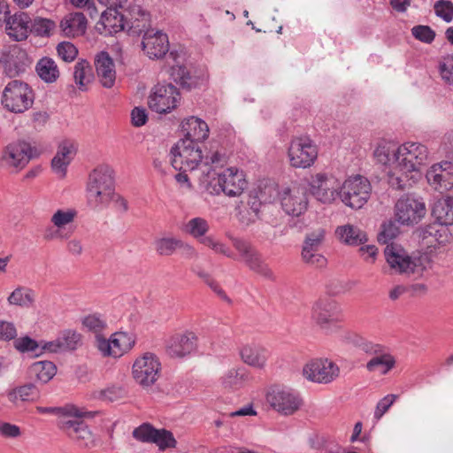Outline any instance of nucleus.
Returning a JSON list of instances; mask_svg holds the SVG:
<instances>
[{
  "label": "nucleus",
  "instance_id": "nucleus-4",
  "mask_svg": "<svg viewBox=\"0 0 453 453\" xmlns=\"http://www.w3.org/2000/svg\"><path fill=\"white\" fill-rule=\"evenodd\" d=\"M203 182L208 181V188L211 194L223 192L228 196H238L247 187V181L242 171L233 167L227 168L222 173H216L214 169H208Z\"/></svg>",
  "mask_w": 453,
  "mask_h": 453
},
{
  "label": "nucleus",
  "instance_id": "nucleus-52",
  "mask_svg": "<svg viewBox=\"0 0 453 453\" xmlns=\"http://www.w3.org/2000/svg\"><path fill=\"white\" fill-rule=\"evenodd\" d=\"M89 70V64L86 60H81L74 65L73 78L81 90H85L86 83L89 81V79L86 80V73Z\"/></svg>",
  "mask_w": 453,
  "mask_h": 453
},
{
  "label": "nucleus",
  "instance_id": "nucleus-5",
  "mask_svg": "<svg viewBox=\"0 0 453 453\" xmlns=\"http://www.w3.org/2000/svg\"><path fill=\"white\" fill-rule=\"evenodd\" d=\"M1 102L9 111L22 113L33 105V89L27 82L12 80L4 88Z\"/></svg>",
  "mask_w": 453,
  "mask_h": 453
},
{
  "label": "nucleus",
  "instance_id": "nucleus-6",
  "mask_svg": "<svg viewBox=\"0 0 453 453\" xmlns=\"http://www.w3.org/2000/svg\"><path fill=\"white\" fill-rule=\"evenodd\" d=\"M372 192L370 181L360 175L349 178L339 187L340 200L348 207L361 209L369 200Z\"/></svg>",
  "mask_w": 453,
  "mask_h": 453
},
{
  "label": "nucleus",
  "instance_id": "nucleus-10",
  "mask_svg": "<svg viewBox=\"0 0 453 453\" xmlns=\"http://www.w3.org/2000/svg\"><path fill=\"white\" fill-rule=\"evenodd\" d=\"M266 399L275 411L285 416L294 414L303 403V400L297 392L280 386L271 388Z\"/></svg>",
  "mask_w": 453,
  "mask_h": 453
},
{
  "label": "nucleus",
  "instance_id": "nucleus-42",
  "mask_svg": "<svg viewBox=\"0 0 453 453\" xmlns=\"http://www.w3.org/2000/svg\"><path fill=\"white\" fill-rule=\"evenodd\" d=\"M40 397V390L34 383H27L18 387L9 392L8 398L12 403H16L19 399L22 402L36 401Z\"/></svg>",
  "mask_w": 453,
  "mask_h": 453
},
{
  "label": "nucleus",
  "instance_id": "nucleus-18",
  "mask_svg": "<svg viewBox=\"0 0 453 453\" xmlns=\"http://www.w3.org/2000/svg\"><path fill=\"white\" fill-rule=\"evenodd\" d=\"M311 319L321 328L326 329L330 325H334L342 319L341 307L331 297L319 298L312 305Z\"/></svg>",
  "mask_w": 453,
  "mask_h": 453
},
{
  "label": "nucleus",
  "instance_id": "nucleus-55",
  "mask_svg": "<svg viewBox=\"0 0 453 453\" xmlns=\"http://www.w3.org/2000/svg\"><path fill=\"white\" fill-rule=\"evenodd\" d=\"M434 9L436 16L445 22L449 23L453 19V4L451 1L438 0L435 2Z\"/></svg>",
  "mask_w": 453,
  "mask_h": 453
},
{
  "label": "nucleus",
  "instance_id": "nucleus-22",
  "mask_svg": "<svg viewBox=\"0 0 453 453\" xmlns=\"http://www.w3.org/2000/svg\"><path fill=\"white\" fill-rule=\"evenodd\" d=\"M324 238L325 230L321 228L306 234L302 250V257L305 263L317 266L326 264V258L318 253Z\"/></svg>",
  "mask_w": 453,
  "mask_h": 453
},
{
  "label": "nucleus",
  "instance_id": "nucleus-45",
  "mask_svg": "<svg viewBox=\"0 0 453 453\" xmlns=\"http://www.w3.org/2000/svg\"><path fill=\"white\" fill-rule=\"evenodd\" d=\"M248 379V372L244 367L232 368L222 377V385L225 388L237 389L242 387Z\"/></svg>",
  "mask_w": 453,
  "mask_h": 453
},
{
  "label": "nucleus",
  "instance_id": "nucleus-56",
  "mask_svg": "<svg viewBox=\"0 0 453 453\" xmlns=\"http://www.w3.org/2000/svg\"><path fill=\"white\" fill-rule=\"evenodd\" d=\"M413 37L422 42L431 43L435 38V32L429 27L418 25L411 28Z\"/></svg>",
  "mask_w": 453,
  "mask_h": 453
},
{
  "label": "nucleus",
  "instance_id": "nucleus-26",
  "mask_svg": "<svg viewBox=\"0 0 453 453\" xmlns=\"http://www.w3.org/2000/svg\"><path fill=\"white\" fill-rule=\"evenodd\" d=\"M127 30L130 35L139 36L142 33L150 31V13L140 5H131L127 10Z\"/></svg>",
  "mask_w": 453,
  "mask_h": 453
},
{
  "label": "nucleus",
  "instance_id": "nucleus-20",
  "mask_svg": "<svg viewBox=\"0 0 453 453\" xmlns=\"http://www.w3.org/2000/svg\"><path fill=\"white\" fill-rule=\"evenodd\" d=\"M80 418L59 419L58 426L74 440L81 448L90 449L96 446L95 436L88 426Z\"/></svg>",
  "mask_w": 453,
  "mask_h": 453
},
{
  "label": "nucleus",
  "instance_id": "nucleus-49",
  "mask_svg": "<svg viewBox=\"0 0 453 453\" xmlns=\"http://www.w3.org/2000/svg\"><path fill=\"white\" fill-rule=\"evenodd\" d=\"M180 239L175 237H162L155 240L156 252L163 257H170L178 250Z\"/></svg>",
  "mask_w": 453,
  "mask_h": 453
},
{
  "label": "nucleus",
  "instance_id": "nucleus-2",
  "mask_svg": "<svg viewBox=\"0 0 453 453\" xmlns=\"http://www.w3.org/2000/svg\"><path fill=\"white\" fill-rule=\"evenodd\" d=\"M172 156V166L178 171H194L199 165H203L207 169L203 171L205 175L210 165L213 167L223 166L226 164L224 155L216 151L211 156H203L197 142L192 140L180 139L170 150Z\"/></svg>",
  "mask_w": 453,
  "mask_h": 453
},
{
  "label": "nucleus",
  "instance_id": "nucleus-63",
  "mask_svg": "<svg viewBox=\"0 0 453 453\" xmlns=\"http://www.w3.org/2000/svg\"><path fill=\"white\" fill-rule=\"evenodd\" d=\"M17 336V329L13 323L0 321V340L11 341Z\"/></svg>",
  "mask_w": 453,
  "mask_h": 453
},
{
  "label": "nucleus",
  "instance_id": "nucleus-46",
  "mask_svg": "<svg viewBox=\"0 0 453 453\" xmlns=\"http://www.w3.org/2000/svg\"><path fill=\"white\" fill-rule=\"evenodd\" d=\"M55 28L56 23L53 20L36 17L31 19L29 32L37 36L50 37Z\"/></svg>",
  "mask_w": 453,
  "mask_h": 453
},
{
  "label": "nucleus",
  "instance_id": "nucleus-57",
  "mask_svg": "<svg viewBox=\"0 0 453 453\" xmlns=\"http://www.w3.org/2000/svg\"><path fill=\"white\" fill-rule=\"evenodd\" d=\"M125 395L126 390L124 388L113 385L100 390L98 393V397L104 401L114 402L123 398Z\"/></svg>",
  "mask_w": 453,
  "mask_h": 453
},
{
  "label": "nucleus",
  "instance_id": "nucleus-53",
  "mask_svg": "<svg viewBox=\"0 0 453 453\" xmlns=\"http://www.w3.org/2000/svg\"><path fill=\"white\" fill-rule=\"evenodd\" d=\"M441 79L448 84L453 85V53L441 58L439 64Z\"/></svg>",
  "mask_w": 453,
  "mask_h": 453
},
{
  "label": "nucleus",
  "instance_id": "nucleus-31",
  "mask_svg": "<svg viewBox=\"0 0 453 453\" xmlns=\"http://www.w3.org/2000/svg\"><path fill=\"white\" fill-rule=\"evenodd\" d=\"M420 176V173L404 171L395 164L393 171L388 173V184L395 189L405 190L410 188Z\"/></svg>",
  "mask_w": 453,
  "mask_h": 453
},
{
  "label": "nucleus",
  "instance_id": "nucleus-44",
  "mask_svg": "<svg viewBox=\"0 0 453 453\" xmlns=\"http://www.w3.org/2000/svg\"><path fill=\"white\" fill-rule=\"evenodd\" d=\"M8 303L12 305L29 308L35 303V293L28 288L19 287L9 296Z\"/></svg>",
  "mask_w": 453,
  "mask_h": 453
},
{
  "label": "nucleus",
  "instance_id": "nucleus-61",
  "mask_svg": "<svg viewBox=\"0 0 453 453\" xmlns=\"http://www.w3.org/2000/svg\"><path fill=\"white\" fill-rule=\"evenodd\" d=\"M75 212L73 211H64L62 210H58L53 214L51 221L56 226L61 227L71 223L73 220Z\"/></svg>",
  "mask_w": 453,
  "mask_h": 453
},
{
  "label": "nucleus",
  "instance_id": "nucleus-14",
  "mask_svg": "<svg viewBox=\"0 0 453 453\" xmlns=\"http://www.w3.org/2000/svg\"><path fill=\"white\" fill-rule=\"evenodd\" d=\"M39 156L37 150L26 142H18L7 145L1 157L4 167L22 169L30 159Z\"/></svg>",
  "mask_w": 453,
  "mask_h": 453
},
{
  "label": "nucleus",
  "instance_id": "nucleus-25",
  "mask_svg": "<svg viewBox=\"0 0 453 453\" xmlns=\"http://www.w3.org/2000/svg\"><path fill=\"white\" fill-rule=\"evenodd\" d=\"M142 45L150 58H161L169 50L168 36L160 31H147L143 35Z\"/></svg>",
  "mask_w": 453,
  "mask_h": 453
},
{
  "label": "nucleus",
  "instance_id": "nucleus-29",
  "mask_svg": "<svg viewBox=\"0 0 453 453\" xmlns=\"http://www.w3.org/2000/svg\"><path fill=\"white\" fill-rule=\"evenodd\" d=\"M196 341L197 338L192 332L175 335L167 348L168 354L173 357H182L190 354L196 348Z\"/></svg>",
  "mask_w": 453,
  "mask_h": 453
},
{
  "label": "nucleus",
  "instance_id": "nucleus-23",
  "mask_svg": "<svg viewBox=\"0 0 453 453\" xmlns=\"http://www.w3.org/2000/svg\"><path fill=\"white\" fill-rule=\"evenodd\" d=\"M428 183L440 192L453 188V165L449 162L434 165L426 175Z\"/></svg>",
  "mask_w": 453,
  "mask_h": 453
},
{
  "label": "nucleus",
  "instance_id": "nucleus-27",
  "mask_svg": "<svg viewBox=\"0 0 453 453\" xmlns=\"http://www.w3.org/2000/svg\"><path fill=\"white\" fill-rule=\"evenodd\" d=\"M31 18L28 13L18 12L13 15H8L5 23L6 34L14 41L26 40L29 34Z\"/></svg>",
  "mask_w": 453,
  "mask_h": 453
},
{
  "label": "nucleus",
  "instance_id": "nucleus-41",
  "mask_svg": "<svg viewBox=\"0 0 453 453\" xmlns=\"http://www.w3.org/2000/svg\"><path fill=\"white\" fill-rule=\"evenodd\" d=\"M395 364V358L385 351V348L380 354L374 355L366 364L369 372H380L386 374Z\"/></svg>",
  "mask_w": 453,
  "mask_h": 453
},
{
  "label": "nucleus",
  "instance_id": "nucleus-40",
  "mask_svg": "<svg viewBox=\"0 0 453 453\" xmlns=\"http://www.w3.org/2000/svg\"><path fill=\"white\" fill-rule=\"evenodd\" d=\"M39 413L53 414L60 418V419H69L70 418L92 417L91 412H83L76 406L66 404L60 407H42L36 408Z\"/></svg>",
  "mask_w": 453,
  "mask_h": 453
},
{
  "label": "nucleus",
  "instance_id": "nucleus-36",
  "mask_svg": "<svg viewBox=\"0 0 453 453\" xmlns=\"http://www.w3.org/2000/svg\"><path fill=\"white\" fill-rule=\"evenodd\" d=\"M183 128L187 132L184 139L192 140L193 142H203L209 135L208 125L196 117H190L187 119Z\"/></svg>",
  "mask_w": 453,
  "mask_h": 453
},
{
  "label": "nucleus",
  "instance_id": "nucleus-8",
  "mask_svg": "<svg viewBox=\"0 0 453 453\" xmlns=\"http://www.w3.org/2000/svg\"><path fill=\"white\" fill-rule=\"evenodd\" d=\"M171 76L182 89L191 91L207 87L208 73L203 66L177 65L171 68Z\"/></svg>",
  "mask_w": 453,
  "mask_h": 453
},
{
  "label": "nucleus",
  "instance_id": "nucleus-24",
  "mask_svg": "<svg viewBox=\"0 0 453 453\" xmlns=\"http://www.w3.org/2000/svg\"><path fill=\"white\" fill-rule=\"evenodd\" d=\"M334 180L324 173H318L311 181V193L323 203H330L339 197V187H334Z\"/></svg>",
  "mask_w": 453,
  "mask_h": 453
},
{
  "label": "nucleus",
  "instance_id": "nucleus-34",
  "mask_svg": "<svg viewBox=\"0 0 453 453\" xmlns=\"http://www.w3.org/2000/svg\"><path fill=\"white\" fill-rule=\"evenodd\" d=\"M101 23L109 33H118L126 30L127 17L118 11V7L108 6L101 15Z\"/></svg>",
  "mask_w": 453,
  "mask_h": 453
},
{
  "label": "nucleus",
  "instance_id": "nucleus-13",
  "mask_svg": "<svg viewBox=\"0 0 453 453\" xmlns=\"http://www.w3.org/2000/svg\"><path fill=\"white\" fill-rule=\"evenodd\" d=\"M180 99V92L173 85L157 84L156 85L150 96L148 104L151 111L165 114L176 108Z\"/></svg>",
  "mask_w": 453,
  "mask_h": 453
},
{
  "label": "nucleus",
  "instance_id": "nucleus-39",
  "mask_svg": "<svg viewBox=\"0 0 453 453\" xmlns=\"http://www.w3.org/2000/svg\"><path fill=\"white\" fill-rule=\"evenodd\" d=\"M35 72L46 83L56 82L60 75L58 65L49 57H43L36 63Z\"/></svg>",
  "mask_w": 453,
  "mask_h": 453
},
{
  "label": "nucleus",
  "instance_id": "nucleus-1",
  "mask_svg": "<svg viewBox=\"0 0 453 453\" xmlns=\"http://www.w3.org/2000/svg\"><path fill=\"white\" fill-rule=\"evenodd\" d=\"M399 233V226L393 219L387 220L380 226L378 241L387 244L384 250L386 260L390 267L399 273L419 276L429 263L428 256L423 254L411 257L400 247L395 246L393 243L388 244L398 236Z\"/></svg>",
  "mask_w": 453,
  "mask_h": 453
},
{
  "label": "nucleus",
  "instance_id": "nucleus-12",
  "mask_svg": "<svg viewBox=\"0 0 453 453\" xmlns=\"http://www.w3.org/2000/svg\"><path fill=\"white\" fill-rule=\"evenodd\" d=\"M161 364L157 357L147 352L138 357L133 365L134 380L143 388L152 386L158 379Z\"/></svg>",
  "mask_w": 453,
  "mask_h": 453
},
{
  "label": "nucleus",
  "instance_id": "nucleus-16",
  "mask_svg": "<svg viewBox=\"0 0 453 453\" xmlns=\"http://www.w3.org/2000/svg\"><path fill=\"white\" fill-rule=\"evenodd\" d=\"M397 221L403 225L417 224L425 217L426 209L422 199L406 195L398 199L395 206Z\"/></svg>",
  "mask_w": 453,
  "mask_h": 453
},
{
  "label": "nucleus",
  "instance_id": "nucleus-54",
  "mask_svg": "<svg viewBox=\"0 0 453 453\" xmlns=\"http://www.w3.org/2000/svg\"><path fill=\"white\" fill-rule=\"evenodd\" d=\"M273 193H277L273 186L265 187V190H260L258 196L253 198V201H249L250 209L257 214L259 211L262 203H271Z\"/></svg>",
  "mask_w": 453,
  "mask_h": 453
},
{
  "label": "nucleus",
  "instance_id": "nucleus-11",
  "mask_svg": "<svg viewBox=\"0 0 453 453\" xmlns=\"http://www.w3.org/2000/svg\"><path fill=\"white\" fill-rule=\"evenodd\" d=\"M288 155L291 166L308 168L317 159L318 150L309 137H295L289 144Z\"/></svg>",
  "mask_w": 453,
  "mask_h": 453
},
{
  "label": "nucleus",
  "instance_id": "nucleus-9",
  "mask_svg": "<svg viewBox=\"0 0 453 453\" xmlns=\"http://www.w3.org/2000/svg\"><path fill=\"white\" fill-rule=\"evenodd\" d=\"M27 52L18 45L9 47L0 53V65L3 74L10 79L22 76L32 65Z\"/></svg>",
  "mask_w": 453,
  "mask_h": 453
},
{
  "label": "nucleus",
  "instance_id": "nucleus-59",
  "mask_svg": "<svg viewBox=\"0 0 453 453\" xmlns=\"http://www.w3.org/2000/svg\"><path fill=\"white\" fill-rule=\"evenodd\" d=\"M57 52L64 61L72 62L77 57L78 50L72 42H62L58 44Z\"/></svg>",
  "mask_w": 453,
  "mask_h": 453
},
{
  "label": "nucleus",
  "instance_id": "nucleus-38",
  "mask_svg": "<svg viewBox=\"0 0 453 453\" xmlns=\"http://www.w3.org/2000/svg\"><path fill=\"white\" fill-rule=\"evenodd\" d=\"M336 234L340 240L348 245L357 246L367 242V234L359 227L353 225L338 226Z\"/></svg>",
  "mask_w": 453,
  "mask_h": 453
},
{
  "label": "nucleus",
  "instance_id": "nucleus-37",
  "mask_svg": "<svg viewBox=\"0 0 453 453\" xmlns=\"http://www.w3.org/2000/svg\"><path fill=\"white\" fill-rule=\"evenodd\" d=\"M57 367L50 361H38L32 364L28 369V375L31 380L45 384L56 374Z\"/></svg>",
  "mask_w": 453,
  "mask_h": 453
},
{
  "label": "nucleus",
  "instance_id": "nucleus-32",
  "mask_svg": "<svg viewBox=\"0 0 453 453\" xmlns=\"http://www.w3.org/2000/svg\"><path fill=\"white\" fill-rule=\"evenodd\" d=\"M60 27L68 37L82 35L87 29V19L81 12L69 13L61 20Z\"/></svg>",
  "mask_w": 453,
  "mask_h": 453
},
{
  "label": "nucleus",
  "instance_id": "nucleus-50",
  "mask_svg": "<svg viewBox=\"0 0 453 453\" xmlns=\"http://www.w3.org/2000/svg\"><path fill=\"white\" fill-rule=\"evenodd\" d=\"M14 348L21 353H32L35 357L39 354L40 342L26 335L15 339Z\"/></svg>",
  "mask_w": 453,
  "mask_h": 453
},
{
  "label": "nucleus",
  "instance_id": "nucleus-62",
  "mask_svg": "<svg viewBox=\"0 0 453 453\" xmlns=\"http://www.w3.org/2000/svg\"><path fill=\"white\" fill-rule=\"evenodd\" d=\"M397 397L398 396L396 395L391 394L380 400L374 412L375 418L380 419L384 413L388 411Z\"/></svg>",
  "mask_w": 453,
  "mask_h": 453
},
{
  "label": "nucleus",
  "instance_id": "nucleus-60",
  "mask_svg": "<svg viewBox=\"0 0 453 453\" xmlns=\"http://www.w3.org/2000/svg\"><path fill=\"white\" fill-rule=\"evenodd\" d=\"M394 152H395V150H390L389 146L386 144H380L375 149L373 156L379 163L387 165L391 161V158L394 159Z\"/></svg>",
  "mask_w": 453,
  "mask_h": 453
},
{
  "label": "nucleus",
  "instance_id": "nucleus-30",
  "mask_svg": "<svg viewBox=\"0 0 453 453\" xmlns=\"http://www.w3.org/2000/svg\"><path fill=\"white\" fill-rule=\"evenodd\" d=\"M418 236L427 247H435L436 243L443 244L449 240L446 226L437 221L421 227L418 230Z\"/></svg>",
  "mask_w": 453,
  "mask_h": 453
},
{
  "label": "nucleus",
  "instance_id": "nucleus-47",
  "mask_svg": "<svg viewBox=\"0 0 453 453\" xmlns=\"http://www.w3.org/2000/svg\"><path fill=\"white\" fill-rule=\"evenodd\" d=\"M184 232L197 239L203 238L209 231V224L206 219L196 217L191 219L184 226Z\"/></svg>",
  "mask_w": 453,
  "mask_h": 453
},
{
  "label": "nucleus",
  "instance_id": "nucleus-64",
  "mask_svg": "<svg viewBox=\"0 0 453 453\" xmlns=\"http://www.w3.org/2000/svg\"><path fill=\"white\" fill-rule=\"evenodd\" d=\"M178 250L180 252V256L185 259H197L199 257V253L191 244L180 241Z\"/></svg>",
  "mask_w": 453,
  "mask_h": 453
},
{
  "label": "nucleus",
  "instance_id": "nucleus-3",
  "mask_svg": "<svg viewBox=\"0 0 453 453\" xmlns=\"http://www.w3.org/2000/svg\"><path fill=\"white\" fill-rule=\"evenodd\" d=\"M87 203L94 211L107 208L116 196L114 171L108 165L96 167L88 176L87 187Z\"/></svg>",
  "mask_w": 453,
  "mask_h": 453
},
{
  "label": "nucleus",
  "instance_id": "nucleus-58",
  "mask_svg": "<svg viewBox=\"0 0 453 453\" xmlns=\"http://www.w3.org/2000/svg\"><path fill=\"white\" fill-rule=\"evenodd\" d=\"M82 325L88 330L98 334L105 328L106 322L99 314L95 313L85 317L82 320Z\"/></svg>",
  "mask_w": 453,
  "mask_h": 453
},
{
  "label": "nucleus",
  "instance_id": "nucleus-15",
  "mask_svg": "<svg viewBox=\"0 0 453 453\" xmlns=\"http://www.w3.org/2000/svg\"><path fill=\"white\" fill-rule=\"evenodd\" d=\"M132 435L139 441L155 443L160 450L173 449L177 444L171 431L165 428L157 429L150 423H143L134 428Z\"/></svg>",
  "mask_w": 453,
  "mask_h": 453
},
{
  "label": "nucleus",
  "instance_id": "nucleus-48",
  "mask_svg": "<svg viewBox=\"0 0 453 453\" xmlns=\"http://www.w3.org/2000/svg\"><path fill=\"white\" fill-rule=\"evenodd\" d=\"M62 351L74 350L81 345V335L74 330H65L58 336Z\"/></svg>",
  "mask_w": 453,
  "mask_h": 453
},
{
  "label": "nucleus",
  "instance_id": "nucleus-51",
  "mask_svg": "<svg viewBox=\"0 0 453 453\" xmlns=\"http://www.w3.org/2000/svg\"><path fill=\"white\" fill-rule=\"evenodd\" d=\"M78 150L77 143L69 139L63 140L58 146L56 155L71 164Z\"/></svg>",
  "mask_w": 453,
  "mask_h": 453
},
{
  "label": "nucleus",
  "instance_id": "nucleus-7",
  "mask_svg": "<svg viewBox=\"0 0 453 453\" xmlns=\"http://www.w3.org/2000/svg\"><path fill=\"white\" fill-rule=\"evenodd\" d=\"M427 159V148L418 142H406L394 152L395 163L407 172L420 173L421 166L426 164Z\"/></svg>",
  "mask_w": 453,
  "mask_h": 453
},
{
  "label": "nucleus",
  "instance_id": "nucleus-21",
  "mask_svg": "<svg viewBox=\"0 0 453 453\" xmlns=\"http://www.w3.org/2000/svg\"><path fill=\"white\" fill-rule=\"evenodd\" d=\"M282 210L291 216L303 214L308 205L307 193L304 188H285L280 193Z\"/></svg>",
  "mask_w": 453,
  "mask_h": 453
},
{
  "label": "nucleus",
  "instance_id": "nucleus-33",
  "mask_svg": "<svg viewBox=\"0 0 453 453\" xmlns=\"http://www.w3.org/2000/svg\"><path fill=\"white\" fill-rule=\"evenodd\" d=\"M242 360L253 367L263 368L266 363L268 351L262 346L249 344L240 349Z\"/></svg>",
  "mask_w": 453,
  "mask_h": 453
},
{
  "label": "nucleus",
  "instance_id": "nucleus-19",
  "mask_svg": "<svg viewBox=\"0 0 453 453\" xmlns=\"http://www.w3.org/2000/svg\"><path fill=\"white\" fill-rule=\"evenodd\" d=\"M303 376L313 382L327 384L340 374L338 365L328 359H314L304 365Z\"/></svg>",
  "mask_w": 453,
  "mask_h": 453
},
{
  "label": "nucleus",
  "instance_id": "nucleus-28",
  "mask_svg": "<svg viewBox=\"0 0 453 453\" xmlns=\"http://www.w3.org/2000/svg\"><path fill=\"white\" fill-rule=\"evenodd\" d=\"M97 77L101 84L107 88H111L116 80V71L113 59L106 51L99 52L95 59Z\"/></svg>",
  "mask_w": 453,
  "mask_h": 453
},
{
  "label": "nucleus",
  "instance_id": "nucleus-17",
  "mask_svg": "<svg viewBox=\"0 0 453 453\" xmlns=\"http://www.w3.org/2000/svg\"><path fill=\"white\" fill-rule=\"evenodd\" d=\"M233 246L240 253L245 265L253 272L267 278H273V272L264 261L261 254L249 242L240 239L232 238Z\"/></svg>",
  "mask_w": 453,
  "mask_h": 453
},
{
  "label": "nucleus",
  "instance_id": "nucleus-43",
  "mask_svg": "<svg viewBox=\"0 0 453 453\" xmlns=\"http://www.w3.org/2000/svg\"><path fill=\"white\" fill-rule=\"evenodd\" d=\"M111 342L113 344V357H119L133 348L135 340L132 334L117 332L111 335Z\"/></svg>",
  "mask_w": 453,
  "mask_h": 453
},
{
  "label": "nucleus",
  "instance_id": "nucleus-35",
  "mask_svg": "<svg viewBox=\"0 0 453 453\" xmlns=\"http://www.w3.org/2000/svg\"><path fill=\"white\" fill-rule=\"evenodd\" d=\"M432 215L435 221L446 226L453 225V197L446 196L434 202Z\"/></svg>",
  "mask_w": 453,
  "mask_h": 453
}]
</instances>
